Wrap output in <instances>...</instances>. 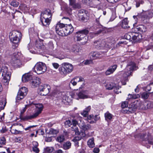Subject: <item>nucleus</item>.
<instances>
[{
  "label": "nucleus",
  "instance_id": "obj_34",
  "mask_svg": "<svg viewBox=\"0 0 153 153\" xmlns=\"http://www.w3.org/2000/svg\"><path fill=\"white\" fill-rule=\"evenodd\" d=\"M80 50L79 48L77 45H73L71 49V51L75 52H78Z\"/></svg>",
  "mask_w": 153,
  "mask_h": 153
},
{
  "label": "nucleus",
  "instance_id": "obj_4",
  "mask_svg": "<svg viewBox=\"0 0 153 153\" xmlns=\"http://www.w3.org/2000/svg\"><path fill=\"white\" fill-rule=\"evenodd\" d=\"M62 65V67L59 68V72L62 75H65L72 71L73 67L72 64L68 63H64Z\"/></svg>",
  "mask_w": 153,
  "mask_h": 153
},
{
  "label": "nucleus",
  "instance_id": "obj_15",
  "mask_svg": "<svg viewBox=\"0 0 153 153\" xmlns=\"http://www.w3.org/2000/svg\"><path fill=\"white\" fill-rule=\"evenodd\" d=\"M84 81V79L81 76H76L71 79L69 84V86L71 84L73 86H75L76 85L77 82H81Z\"/></svg>",
  "mask_w": 153,
  "mask_h": 153
},
{
  "label": "nucleus",
  "instance_id": "obj_30",
  "mask_svg": "<svg viewBox=\"0 0 153 153\" xmlns=\"http://www.w3.org/2000/svg\"><path fill=\"white\" fill-rule=\"evenodd\" d=\"M82 139L81 136H78L74 137L72 140V141L74 143V146L76 147L79 146L78 141Z\"/></svg>",
  "mask_w": 153,
  "mask_h": 153
},
{
  "label": "nucleus",
  "instance_id": "obj_54",
  "mask_svg": "<svg viewBox=\"0 0 153 153\" xmlns=\"http://www.w3.org/2000/svg\"><path fill=\"white\" fill-rule=\"evenodd\" d=\"M128 101H126L123 102L121 104V107L122 108H127L128 106Z\"/></svg>",
  "mask_w": 153,
  "mask_h": 153
},
{
  "label": "nucleus",
  "instance_id": "obj_55",
  "mask_svg": "<svg viewBox=\"0 0 153 153\" xmlns=\"http://www.w3.org/2000/svg\"><path fill=\"white\" fill-rule=\"evenodd\" d=\"M83 3L87 5H90L91 3L92 0H82Z\"/></svg>",
  "mask_w": 153,
  "mask_h": 153
},
{
  "label": "nucleus",
  "instance_id": "obj_43",
  "mask_svg": "<svg viewBox=\"0 0 153 153\" xmlns=\"http://www.w3.org/2000/svg\"><path fill=\"white\" fill-rule=\"evenodd\" d=\"M87 11L84 10H81L79 11L78 13V16L79 17H82V16L84 15V14H86Z\"/></svg>",
  "mask_w": 153,
  "mask_h": 153
},
{
  "label": "nucleus",
  "instance_id": "obj_57",
  "mask_svg": "<svg viewBox=\"0 0 153 153\" xmlns=\"http://www.w3.org/2000/svg\"><path fill=\"white\" fill-rule=\"evenodd\" d=\"M143 2L142 0H140L139 1H136V7H139L140 4H142Z\"/></svg>",
  "mask_w": 153,
  "mask_h": 153
},
{
  "label": "nucleus",
  "instance_id": "obj_41",
  "mask_svg": "<svg viewBox=\"0 0 153 153\" xmlns=\"http://www.w3.org/2000/svg\"><path fill=\"white\" fill-rule=\"evenodd\" d=\"M140 97L139 94H129L128 95V99H136Z\"/></svg>",
  "mask_w": 153,
  "mask_h": 153
},
{
  "label": "nucleus",
  "instance_id": "obj_49",
  "mask_svg": "<svg viewBox=\"0 0 153 153\" xmlns=\"http://www.w3.org/2000/svg\"><path fill=\"white\" fill-rule=\"evenodd\" d=\"M65 127L66 128L69 127L72 124V122L70 120L66 121L65 123Z\"/></svg>",
  "mask_w": 153,
  "mask_h": 153
},
{
  "label": "nucleus",
  "instance_id": "obj_52",
  "mask_svg": "<svg viewBox=\"0 0 153 153\" xmlns=\"http://www.w3.org/2000/svg\"><path fill=\"white\" fill-rule=\"evenodd\" d=\"M116 18V14L115 12H113L112 13V15L110 19V21H112Z\"/></svg>",
  "mask_w": 153,
  "mask_h": 153
},
{
  "label": "nucleus",
  "instance_id": "obj_33",
  "mask_svg": "<svg viewBox=\"0 0 153 153\" xmlns=\"http://www.w3.org/2000/svg\"><path fill=\"white\" fill-rule=\"evenodd\" d=\"M87 144L88 146L91 148H93L95 146V144L94 142V139L91 138L87 142Z\"/></svg>",
  "mask_w": 153,
  "mask_h": 153
},
{
  "label": "nucleus",
  "instance_id": "obj_7",
  "mask_svg": "<svg viewBox=\"0 0 153 153\" xmlns=\"http://www.w3.org/2000/svg\"><path fill=\"white\" fill-rule=\"evenodd\" d=\"M47 68L45 64L42 62L37 63L34 67V72L38 74L43 73L46 71Z\"/></svg>",
  "mask_w": 153,
  "mask_h": 153
},
{
  "label": "nucleus",
  "instance_id": "obj_35",
  "mask_svg": "<svg viewBox=\"0 0 153 153\" xmlns=\"http://www.w3.org/2000/svg\"><path fill=\"white\" fill-rule=\"evenodd\" d=\"M45 48L47 50H52L54 48L53 44V42L50 41L45 45Z\"/></svg>",
  "mask_w": 153,
  "mask_h": 153
},
{
  "label": "nucleus",
  "instance_id": "obj_17",
  "mask_svg": "<svg viewBox=\"0 0 153 153\" xmlns=\"http://www.w3.org/2000/svg\"><path fill=\"white\" fill-rule=\"evenodd\" d=\"M142 39V36L140 34L138 33L132 32V40L135 42H137Z\"/></svg>",
  "mask_w": 153,
  "mask_h": 153
},
{
  "label": "nucleus",
  "instance_id": "obj_61",
  "mask_svg": "<svg viewBox=\"0 0 153 153\" xmlns=\"http://www.w3.org/2000/svg\"><path fill=\"white\" fill-rule=\"evenodd\" d=\"M66 10L68 13L71 14V13L72 9L70 7H67L66 8Z\"/></svg>",
  "mask_w": 153,
  "mask_h": 153
},
{
  "label": "nucleus",
  "instance_id": "obj_42",
  "mask_svg": "<svg viewBox=\"0 0 153 153\" xmlns=\"http://www.w3.org/2000/svg\"><path fill=\"white\" fill-rule=\"evenodd\" d=\"M132 32H129L126 34L125 35V37L127 40L132 41Z\"/></svg>",
  "mask_w": 153,
  "mask_h": 153
},
{
  "label": "nucleus",
  "instance_id": "obj_59",
  "mask_svg": "<svg viewBox=\"0 0 153 153\" xmlns=\"http://www.w3.org/2000/svg\"><path fill=\"white\" fill-rule=\"evenodd\" d=\"M6 143V140L4 137H3L1 140L0 144L1 145H5Z\"/></svg>",
  "mask_w": 153,
  "mask_h": 153
},
{
  "label": "nucleus",
  "instance_id": "obj_21",
  "mask_svg": "<svg viewBox=\"0 0 153 153\" xmlns=\"http://www.w3.org/2000/svg\"><path fill=\"white\" fill-rule=\"evenodd\" d=\"M144 18L146 19H149L153 17V10L143 12Z\"/></svg>",
  "mask_w": 153,
  "mask_h": 153
},
{
  "label": "nucleus",
  "instance_id": "obj_44",
  "mask_svg": "<svg viewBox=\"0 0 153 153\" xmlns=\"http://www.w3.org/2000/svg\"><path fill=\"white\" fill-rule=\"evenodd\" d=\"M65 140V137L63 135H60L57 137L56 140L58 142L61 143Z\"/></svg>",
  "mask_w": 153,
  "mask_h": 153
},
{
  "label": "nucleus",
  "instance_id": "obj_39",
  "mask_svg": "<svg viewBox=\"0 0 153 153\" xmlns=\"http://www.w3.org/2000/svg\"><path fill=\"white\" fill-rule=\"evenodd\" d=\"M105 119L106 120L108 121L110 120L112 117V115L110 113L107 112L105 114Z\"/></svg>",
  "mask_w": 153,
  "mask_h": 153
},
{
  "label": "nucleus",
  "instance_id": "obj_22",
  "mask_svg": "<svg viewBox=\"0 0 153 153\" xmlns=\"http://www.w3.org/2000/svg\"><path fill=\"white\" fill-rule=\"evenodd\" d=\"M134 28L140 32H145L147 30V27L146 26L142 25H138Z\"/></svg>",
  "mask_w": 153,
  "mask_h": 153
},
{
  "label": "nucleus",
  "instance_id": "obj_32",
  "mask_svg": "<svg viewBox=\"0 0 153 153\" xmlns=\"http://www.w3.org/2000/svg\"><path fill=\"white\" fill-rule=\"evenodd\" d=\"M101 54L100 53L97 52H91L90 53V55L92 57V59H96Z\"/></svg>",
  "mask_w": 153,
  "mask_h": 153
},
{
  "label": "nucleus",
  "instance_id": "obj_63",
  "mask_svg": "<svg viewBox=\"0 0 153 153\" xmlns=\"http://www.w3.org/2000/svg\"><path fill=\"white\" fill-rule=\"evenodd\" d=\"M52 64L53 67L55 69L58 68L59 67V65L57 63H53Z\"/></svg>",
  "mask_w": 153,
  "mask_h": 153
},
{
  "label": "nucleus",
  "instance_id": "obj_1",
  "mask_svg": "<svg viewBox=\"0 0 153 153\" xmlns=\"http://www.w3.org/2000/svg\"><path fill=\"white\" fill-rule=\"evenodd\" d=\"M21 33L17 30H14L10 33L9 37L12 42V48L15 49L19 45V43L22 38Z\"/></svg>",
  "mask_w": 153,
  "mask_h": 153
},
{
  "label": "nucleus",
  "instance_id": "obj_46",
  "mask_svg": "<svg viewBox=\"0 0 153 153\" xmlns=\"http://www.w3.org/2000/svg\"><path fill=\"white\" fill-rule=\"evenodd\" d=\"M62 97L64 102H70V99H69L68 97L66 95H63Z\"/></svg>",
  "mask_w": 153,
  "mask_h": 153
},
{
  "label": "nucleus",
  "instance_id": "obj_26",
  "mask_svg": "<svg viewBox=\"0 0 153 153\" xmlns=\"http://www.w3.org/2000/svg\"><path fill=\"white\" fill-rule=\"evenodd\" d=\"M32 79V75L28 73L25 74L22 76V80L23 82H25L30 80Z\"/></svg>",
  "mask_w": 153,
  "mask_h": 153
},
{
  "label": "nucleus",
  "instance_id": "obj_50",
  "mask_svg": "<svg viewBox=\"0 0 153 153\" xmlns=\"http://www.w3.org/2000/svg\"><path fill=\"white\" fill-rule=\"evenodd\" d=\"M10 5L13 7H16L18 6L19 5V3L16 1H13L11 2Z\"/></svg>",
  "mask_w": 153,
  "mask_h": 153
},
{
  "label": "nucleus",
  "instance_id": "obj_5",
  "mask_svg": "<svg viewBox=\"0 0 153 153\" xmlns=\"http://www.w3.org/2000/svg\"><path fill=\"white\" fill-rule=\"evenodd\" d=\"M1 69L2 76L3 77V82L6 85L8 84L10 79L11 74L8 71V68L6 66H3L0 68Z\"/></svg>",
  "mask_w": 153,
  "mask_h": 153
},
{
  "label": "nucleus",
  "instance_id": "obj_51",
  "mask_svg": "<svg viewBox=\"0 0 153 153\" xmlns=\"http://www.w3.org/2000/svg\"><path fill=\"white\" fill-rule=\"evenodd\" d=\"M54 150V149L52 147H47L45 149V151L48 153L52 152Z\"/></svg>",
  "mask_w": 153,
  "mask_h": 153
},
{
  "label": "nucleus",
  "instance_id": "obj_60",
  "mask_svg": "<svg viewBox=\"0 0 153 153\" xmlns=\"http://www.w3.org/2000/svg\"><path fill=\"white\" fill-rule=\"evenodd\" d=\"M100 151V149L98 148L95 147L93 149V152L94 153H99Z\"/></svg>",
  "mask_w": 153,
  "mask_h": 153
},
{
  "label": "nucleus",
  "instance_id": "obj_38",
  "mask_svg": "<svg viewBox=\"0 0 153 153\" xmlns=\"http://www.w3.org/2000/svg\"><path fill=\"white\" fill-rule=\"evenodd\" d=\"M35 45L36 47L39 49H42L44 48V45L41 41L37 42Z\"/></svg>",
  "mask_w": 153,
  "mask_h": 153
},
{
  "label": "nucleus",
  "instance_id": "obj_23",
  "mask_svg": "<svg viewBox=\"0 0 153 153\" xmlns=\"http://www.w3.org/2000/svg\"><path fill=\"white\" fill-rule=\"evenodd\" d=\"M40 79L38 77L34 78L32 80L31 84L33 88H35L37 87L40 83Z\"/></svg>",
  "mask_w": 153,
  "mask_h": 153
},
{
  "label": "nucleus",
  "instance_id": "obj_40",
  "mask_svg": "<svg viewBox=\"0 0 153 153\" xmlns=\"http://www.w3.org/2000/svg\"><path fill=\"white\" fill-rule=\"evenodd\" d=\"M114 84L111 82H110L106 85V88L107 89L111 90L114 88Z\"/></svg>",
  "mask_w": 153,
  "mask_h": 153
},
{
  "label": "nucleus",
  "instance_id": "obj_10",
  "mask_svg": "<svg viewBox=\"0 0 153 153\" xmlns=\"http://www.w3.org/2000/svg\"><path fill=\"white\" fill-rule=\"evenodd\" d=\"M65 24L58 22L55 26V30L56 33L58 35L64 36H65Z\"/></svg>",
  "mask_w": 153,
  "mask_h": 153
},
{
  "label": "nucleus",
  "instance_id": "obj_13",
  "mask_svg": "<svg viewBox=\"0 0 153 153\" xmlns=\"http://www.w3.org/2000/svg\"><path fill=\"white\" fill-rule=\"evenodd\" d=\"M52 16L51 11L49 9H47L45 10L41 13L40 17L51 20Z\"/></svg>",
  "mask_w": 153,
  "mask_h": 153
},
{
  "label": "nucleus",
  "instance_id": "obj_64",
  "mask_svg": "<svg viewBox=\"0 0 153 153\" xmlns=\"http://www.w3.org/2000/svg\"><path fill=\"white\" fill-rule=\"evenodd\" d=\"M33 147H37L39 145L38 143L36 141H33L32 143Z\"/></svg>",
  "mask_w": 153,
  "mask_h": 153
},
{
  "label": "nucleus",
  "instance_id": "obj_45",
  "mask_svg": "<svg viewBox=\"0 0 153 153\" xmlns=\"http://www.w3.org/2000/svg\"><path fill=\"white\" fill-rule=\"evenodd\" d=\"M144 15V14L143 12L141 13L138 14L136 16H137V17L139 20L141 19V20H144L145 19L143 17Z\"/></svg>",
  "mask_w": 153,
  "mask_h": 153
},
{
  "label": "nucleus",
  "instance_id": "obj_6",
  "mask_svg": "<svg viewBox=\"0 0 153 153\" xmlns=\"http://www.w3.org/2000/svg\"><path fill=\"white\" fill-rule=\"evenodd\" d=\"M36 111L33 114L30 115H27L23 117L21 119L24 120H30L37 117L41 113L43 109V106L42 104H38L36 105Z\"/></svg>",
  "mask_w": 153,
  "mask_h": 153
},
{
  "label": "nucleus",
  "instance_id": "obj_16",
  "mask_svg": "<svg viewBox=\"0 0 153 153\" xmlns=\"http://www.w3.org/2000/svg\"><path fill=\"white\" fill-rule=\"evenodd\" d=\"M96 24L94 26V28L95 29H97V28H100V30H98L97 32L95 33V34H99L101 33L103 30V26L101 25L98 19H96Z\"/></svg>",
  "mask_w": 153,
  "mask_h": 153
},
{
  "label": "nucleus",
  "instance_id": "obj_20",
  "mask_svg": "<svg viewBox=\"0 0 153 153\" xmlns=\"http://www.w3.org/2000/svg\"><path fill=\"white\" fill-rule=\"evenodd\" d=\"M88 92L86 90H83L80 91L78 93H76L79 98L84 99L88 98L87 95Z\"/></svg>",
  "mask_w": 153,
  "mask_h": 153
},
{
  "label": "nucleus",
  "instance_id": "obj_14",
  "mask_svg": "<svg viewBox=\"0 0 153 153\" xmlns=\"http://www.w3.org/2000/svg\"><path fill=\"white\" fill-rule=\"evenodd\" d=\"M64 27L65 36H67L71 34L74 31V28L71 24H65Z\"/></svg>",
  "mask_w": 153,
  "mask_h": 153
},
{
  "label": "nucleus",
  "instance_id": "obj_62",
  "mask_svg": "<svg viewBox=\"0 0 153 153\" xmlns=\"http://www.w3.org/2000/svg\"><path fill=\"white\" fill-rule=\"evenodd\" d=\"M133 18L135 20L136 22H135L134 24H133V26L134 27L135 25L137 23V22L139 20L137 19V16H133Z\"/></svg>",
  "mask_w": 153,
  "mask_h": 153
},
{
  "label": "nucleus",
  "instance_id": "obj_58",
  "mask_svg": "<svg viewBox=\"0 0 153 153\" xmlns=\"http://www.w3.org/2000/svg\"><path fill=\"white\" fill-rule=\"evenodd\" d=\"M33 151L36 153H38L39 152V150L37 147H33Z\"/></svg>",
  "mask_w": 153,
  "mask_h": 153
},
{
  "label": "nucleus",
  "instance_id": "obj_36",
  "mask_svg": "<svg viewBox=\"0 0 153 153\" xmlns=\"http://www.w3.org/2000/svg\"><path fill=\"white\" fill-rule=\"evenodd\" d=\"M71 146V143L69 141L65 143L63 145V148L65 150L69 149Z\"/></svg>",
  "mask_w": 153,
  "mask_h": 153
},
{
  "label": "nucleus",
  "instance_id": "obj_37",
  "mask_svg": "<svg viewBox=\"0 0 153 153\" xmlns=\"http://www.w3.org/2000/svg\"><path fill=\"white\" fill-rule=\"evenodd\" d=\"M146 90L148 91H151L150 93L153 92V82L150 83L146 86Z\"/></svg>",
  "mask_w": 153,
  "mask_h": 153
},
{
  "label": "nucleus",
  "instance_id": "obj_56",
  "mask_svg": "<svg viewBox=\"0 0 153 153\" xmlns=\"http://www.w3.org/2000/svg\"><path fill=\"white\" fill-rule=\"evenodd\" d=\"M11 132L13 134H16L20 133L21 132V131H18L16 129H13L11 130Z\"/></svg>",
  "mask_w": 153,
  "mask_h": 153
},
{
  "label": "nucleus",
  "instance_id": "obj_12",
  "mask_svg": "<svg viewBox=\"0 0 153 153\" xmlns=\"http://www.w3.org/2000/svg\"><path fill=\"white\" fill-rule=\"evenodd\" d=\"M139 136L140 138L143 139V142L146 141L147 144L153 145V141L152 140V138L150 134L146 135L145 134H140Z\"/></svg>",
  "mask_w": 153,
  "mask_h": 153
},
{
  "label": "nucleus",
  "instance_id": "obj_9",
  "mask_svg": "<svg viewBox=\"0 0 153 153\" xmlns=\"http://www.w3.org/2000/svg\"><path fill=\"white\" fill-rule=\"evenodd\" d=\"M39 94L41 95L46 96L50 91L51 89L50 86L46 84L40 85L39 88Z\"/></svg>",
  "mask_w": 153,
  "mask_h": 153
},
{
  "label": "nucleus",
  "instance_id": "obj_29",
  "mask_svg": "<svg viewBox=\"0 0 153 153\" xmlns=\"http://www.w3.org/2000/svg\"><path fill=\"white\" fill-rule=\"evenodd\" d=\"M40 20L42 25L46 27L49 25L51 20L49 19H46L41 17H40Z\"/></svg>",
  "mask_w": 153,
  "mask_h": 153
},
{
  "label": "nucleus",
  "instance_id": "obj_47",
  "mask_svg": "<svg viewBox=\"0 0 153 153\" xmlns=\"http://www.w3.org/2000/svg\"><path fill=\"white\" fill-rule=\"evenodd\" d=\"M79 18L83 22H85L87 21L88 17L87 16V13L84 14V15L82 16V17H80Z\"/></svg>",
  "mask_w": 153,
  "mask_h": 153
},
{
  "label": "nucleus",
  "instance_id": "obj_18",
  "mask_svg": "<svg viewBox=\"0 0 153 153\" xmlns=\"http://www.w3.org/2000/svg\"><path fill=\"white\" fill-rule=\"evenodd\" d=\"M137 108V105L135 102H133L129 105V106L126 110L131 113H133L136 111Z\"/></svg>",
  "mask_w": 153,
  "mask_h": 153
},
{
  "label": "nucleus",
  "instance_id": "obj_8",
  "mask_svg": "<svg viewBox=\"0 0 153 153\" xmlns=\"http://www.w3.org/2000/svg\"><path fill=\"white\" fill-rule=\"evenodd\" d=\"M137 69V67L135 64L133 62H131L127 65L125 69L124 76L128 77L131 75L132 71Z\"/></svg>",
  "mask_w": 153,
  "mask_h": 153
},
{
  "label": "nucleus",
  "instance_id": "obj_48",
  "mask_svg": "<svg viewBox=\"0 0 153 153\" xmlns=\"http://www.w3.org/2000/svg\"><path fill=\"white\" fill-rule=\"evenodd\" d=\"M142 98L144 99H147L149 96V93L143 92L141 94Z\"/></svg>",
  "mask_w": 153,
  "mask_h": 153
},
{
  "label": "nucleus",
  "instance_id": "obj_31",
  "mask_svg": "<svg viewBox=\"0 0 153 153\" xmlns=\"http://www.w3.org/2000/svg\"><path fill=\"white\" fill-rule=\"evenodd\" d=\"M91 108L90 106H89L85 108L82 113V114L85 117H86L88 114V112L91 109Z\"/></svg>",
  "mask_w": 153,
  "mask_h": 153
},
{
  "label": "nucleus",
  "instance_id": "obj_25",
  "mask_svg": "<svg viewBox=\"0 0 153 153\" xmlns=\"http://www.w3.org/2000/svg\"><path fill=\"white\" fill-rule=\"evenodd\" d=\"M128 22L127 18H125L123 19L120 24L122 27L124 29L129 28L130 26L128 25Z\"/></svg>",
  "mask_w": 153,
  "mask_h": 153
},
{
  "label": "nucleus",
  "instance_id": "obj_3",
  "mask_svg": "<svg viewBox=\"0 0 153 153\" xmlns=\"http://www.w3.org/2000/svg\"><path fill=\"white\" fill-rule=\"evenodd\" d=\"M21 55V53L18 52L13 54L11 63L12 65L15 68L20 67L23 65L20 60Z\"/></svg>",
  "mask_w": 153,
  "mask_h": 153
},
{
  "label": "nucleus",
  "instance_id": "obj_27",
  "mask_svg": "<svg viewBox=\"0 0 153 153\" xmlns=\"http://www.w3.org/2000/svg\"><path fill=\"white\" fill-rule=\"evenodd\" d=\"M103 45L100 40L95 41L94 42V46L96 48L98 49H102L103 48Z\"/></svg>",
  "mask_w": 153,
  "mask_h": 153
},
{
  "label": "nucleus",
  "instance_id": "obj_19",
  "mask_svg": "<svg viewBox=\"0 0 153 153\" xmlns=\"http://www.w3.org/2000/svg\"><path fill=\"white\" fill-rule=\"evenodd\" d=\"M80 127L85 132H87L91 128V126L90 124H86L84 123H82L81 124H80Z\"/></svg>",
  "mask_w": 153,
  "mask_h": 153
},
{
  "label": "nucleus",
  "instance_id": "obj_53",
  "mask_svg": "<svg viewBox=\"0 0 153 153\" xmlns=\"http://www.w3.org/2000/svg\"><path fill=\"white\" fill-rule=\"evenodd\" d=\"M58 132V131L53 128H51L50 130V134H56Z\"/></svg>",
  "mask_w": 153,
  "mask_h": 153
},
{
  "label": "nucleus",
  "instance_id": "obj_28",
  "mask_svg": "<svg viewBox=\"0 0 153 153\" xmlns=\"http://www.w3.org/2000/svg\"><path fill=\"white\" fill-rule=\"evenodd\" d=\"M69 4L70 6L74 8H76L80 7V4L78 3H76V0H69Z\"/></svg>",
  "mask_w": 153,
  "mask_h": 153
},
{
  "label": "nucleus",
  "instance_id": "obj_24",
  "mask_svg": "<svg viewBox=\"0 0 153 153\" xmlns=\"http://www.w3.org/2000/svg\"><path fill=\"white\" fill-rule=\"evenodd\" d=\"M117 65H114L110 66L106 71V75H108L113 73L117 68Z\"/></svg>",
  "mask_w": 153,
  "mask_h": 153
},
{
  "label": "nucleus",
  "instance_id": "obj_11",
  "mask_svg": "<svg viewBox=\"0 0 153 153\" xmlns=\"http://www.w3.org/2000/svg\"><path fill=\"white\" fill-rule=\"evenodd\" d=\"M28 90L25 87L21 88L19 90L16 98V100H21L27 94Z\"/></svg>",
  "mask_w": 153,
  "mask_h": 153
},
{
  "label": "nucleus",
  "instance_id": "obj_2",
  "mask_svg": "<svg viewBox=\"0 0 153 153\" xmlns=\"http://www.w3.org/2000/svg\"><path fill=\"white\" fill-rule=\"evenodd\" d=\"M89 31L88 29H85L79 30L76 32L75 34V38L77 41H81V44L85 45L88 40L87 35L89 33Z\"/></svg>",
  "mask_w": 153,
  "mask_h": 153
}]
</instances>
